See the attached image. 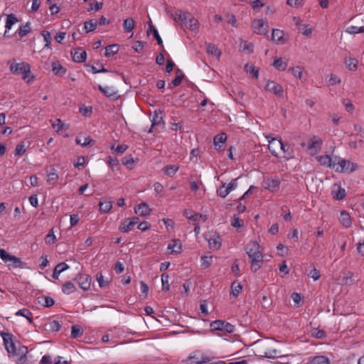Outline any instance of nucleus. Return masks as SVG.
<instances>
[{
  "label": "nucleus",
  "instance_id": "nucleus-1",
  "mask_svg": "<svg viewBox=\"0 0 364 364\" xmlns=\"http://www.w3.org/2000/svg\"><path fill=\"white\" fill-rule=\"evenodd\" d=\"M11 73L16 75H22L23 80H26L31 74V66L28 63H11L9 65Z\"/></svg>",
  "mask_w": 364,
  "mask_h": 364
},
{
  "label": "nucleus",
  "instance_id": "nucleus-2",
  "mask_svg": "<svg viewBox=\"0 0 364 364\" xmlns=\"http://www.w3.org/2000/svg\"><path fill=\"white\" fill-rule=\"evenodd\" d=\"M245 250L250 260L263 261V253L260 251V246L256 241H250L245 247Z\"/></svg>",
  "mask_w": 364,
  "mask_h": 364
},
{
  "label": "nucleus",
  "instance_id": "nucleus-3",
  "mask_svg": "<svg viewBox=\"0 0 364 364\" xmlns=\"http://www.w3.org/2000/svg\"><path fill=\"white\" fill-rule=\"evenodd\" d=\"M333 168L338 173H351L358 169V165L349 160L341 159L333 165Z\"/></svg>",
  "mask_w": 364,
  "mask_h": 364
},
{
  "label": "nucleus",
  "instance_id": "nucleus-4",
  "mask_svg": "<svg viewBox=\"0 0 364 364\" xmlns=\"http://www.w3.org/2000/svg\"><path fill=\"white\" fill-rule=\"evenodd\" d=\"M266 138L268 139V149L270 153L275 157H279L278 151L280 150V147L282 146V141L281 138H274L271 137L270 136H267Z\"/></svg>",
  "mask_w": 364,
  "mask_h": 364
},
{
  "label": "nucleus",
  "instance_id": "nucleus-5",
  "mask_svg": "<svg viewBox=\"0 0 364 364\" xmlns=\"http://www.w3.org/2000/svg\"><path fill=\"white\" fill-rule=\"evenodd\" d=\"M210 327L213 330L221 331L226 333H232L235 327L230 323L222 320H216L210 323Z\"/></svg>",
  "mask_w": 364,
  "mask_h": 364
},
{
  "label": "nucleus",
  "instance_id": "nucleus-6",
  "mask_svg": "<svg viewBox=\"0 0 364 364\" xmlns=\"http://www.w3.org/2000/svg\"><path fill=\"white\" fill-rule=\"evenodd\" d=\"M253 31L258 35H267L269 25L263 19H255L252 23Z\"/></svg>",
  "mask_w": 364,
  "mask_h": 364
},
{
  "label": "nucleus",
  "instance_id": "nucleus-7",
  "mask_svg": "<svg viewBox=\"0 0 364 364\" xmlns=\"http://www.w3.org/2000/svg\"><path fill=\"white\" fill-rule=\"evenodd\" d=\"M265 90L274 93L280 98L284 97V90L282 86L274 81L269 80L265 86Z\"/></svg>",
  "mask_w": 364,
  "mask_h": 364
},
{
  "label": "nucleus",
  "instance_id": "nucleus-8",
  "mask_svg": "<svg viewBox=\"0 0 364 364\" xmlns=\"http://www.w3.org/2000/svg\"><path fill=\"white\" fill-rule=\"evenodd\" d=\"M75 281L81 289L88 290L90 287L92 278L87 274H78L75 278Z\"/></svg>",
  "mask_w": 364,
  "mask_h": 364
},
{
  "label": "nucleus",
  "instance_id": "nucleus-9",
  "mask_svg": "<svg viewBox=\"0 0 364 364\" xmlns=\"http://www.w3.org/2000/svg\"><path fill=\"white\" fill-rule=\"evenodd\" d=\"M139 223V219L137 217H132L125 219L121 224L119 230L122 232H128L132 230L133 228Z\"/></svg>",
  "mask_w": 364,
  "mask_h": 364
},
{
  "label": "nucleus",
  "instance_id": "nucleus-10",
  "mask_svg": "<svg viewBox=\"0 0 364 364\" xmlns=\"http://www.w3.org/2000/svg\"><path fill=\"white\" fill-rule=\"evenodd\" d=\"M0 257L4 262H11L16 264V267L20 266L21 261L19 258L15 256L9 255L5 250L0 249Z\"/></svg>",
  "mask_w": 364,
  "mask_h": 364
},
{
  "label": "nucleus",
  "instance_id": "nucleus-11",
  "mask_svg": "<svg viewBox=\"0 0 364 364\" xmlns=\"http://www.w3.org/2000/svg\"><path fill=\"white\" fill-rule=\"evenodd\" d=\"M322 140L317 136H313L309 141L308 145V149L313 152L314 154H316L321 148Z\"/></svg>",
  "mask_w": 364,
  "mask_h": 364
},
{
  "label": "nucleus",
  "instance_id": "nucleus-12",
  "mask_svg": "<svg viewBox=\"0 0 364 364\" xmlns=\"http://www.w3.org/2000/svg\"><path fill=\"white\" fill-rule=\"evenodd\" d=\"M214 358L208 355H201L200 358L197 357L196 355H190L188 360L190 362L188 364H205L211 361Z\"/></svg>",
  "mask_w": 364,
  "mask_h": 364
},
{
  "label": "nucleus",
  "instance_id": "nucleus-13",
  "mask_svg": "<svg viewBox=\"0 0 364 364\" xmlns=\"http://www.w3.org/2000/svg\"><path fill=\"white\" fill-rule=\"evenodd\" d=\"M271 40L277 44H284L286 43V39L284 38L283 31L279 29H273Z\"/></svg>",
  "mask_w": 364,
  "mask_h": 364
},
{
  "label": "nucleus",
  "instance_id": "nucleus-14",
  "mask_svg": "<svg viewBox=\"0 0 364 364\" xmlns=\"http://www.w3.org/2000/svg\"><path fill=\"white\" fill-rule=\"evenodd\" d=\"M183 26L188 28L193 31H196L199 29V23L197 19L193 18L190 14V17L187 18V20L183 21Z\"/></svg>",
  "mask_w": 364,
  "mask_h": 364
},
{
  "label": "nucleus",
  "instance_id": "nucleus-15",
  "mask_svg": "<svg viewBox=\"0 0 364 364\" xmlns=\"http://www.w3.org/2000/svg\"><path fill=\"white\" fill-rule=\"evenodd\" d=\"M98 89L107 97L112 98L113 100L118 98L117 92L113 87H104L102 85H98Z\"/></svg>",
  "mask_w": 364,
  "mask_h": 364
},
{
  "label": "nucleus",
  "instance_id": "nucleus-16",
  "mask_svg": "<svg viewBox=\"0 0 364 364\" xmlns=\"http://www.w3.org/2000/svg\"><path fill=\"white\" fill-rule=\"evenodd\" d=\"M151 208L145 203H141L134 208L135 213L140 216L148 215L151 213Z\"/></svg>",
  "mask_w": 364,
  "mask_h": 364
},
{
  "label": "nucleus",
  "instance_id": "nucleus-17",
  "mask_svg": "<svg viewBox=\"0 0 364 364\" xmlns=\"http://www.w3.org/2000/svg\"><path fill=\"white\" fill-rule=\"evenodd\" d=\"M264 188L271 192H276L279 188L280 181L277 179H267L264 182Z\"/></svg>",
  "mask_w": 364,
  "mask_h": 364
},
{
  "label": "nucleus",
  "instance_id": "nucleus-18",
  "mask_svg": "<svg viewBox=\"0 0 364 364\" xmlns=\"http://www.w3.org/2000/svg\"><path fill=\"white\" fill-rule=\"evenodd\" d=\"M52 71L55 75L63 76L66 73L67 69L63 67L59 61L52 63Z\"/></svg>",
  "mask_w": 364,
  "mask_h": 364
},
{
  "label": "nucleus",
  "instance_id": "nucleus-19",
  "mask_svg": "<svg viewBox=\"0 0 364 364\" xmlns=\"http://www.w3.org/2000/svg\"><path fill=\"white\" fill-rule=\"evenodd\" d=\"M171 16L173 18L175 21L178 22L181 25H183V21H186L187 18L190 17V13L187 11H180L179 12L171 14Z\"/></svg>",
  "mask_w": 364,
  "mask_h": 364
},
{
  "label": "nucleus",
  "instance_id": "nucleus-20",
  "mask_svg": "<svg viewBox=\"0 0 364 364\" xmlns=\"http://www.w3.org/2000/svg\"><path fill=\"white\" fill-rule=\"evenodd\" d=\"M169 253H180L182 250V244L180 240H173L171 243L168 245Z\"/></svg>",
  "mask_w": 364,
  "mask_h": 364
},
{
  "label": "nucleus",
  "instance_id": "nucleus-21",
  "mask_svg": "<svg viewBox=\"0 0 364 364\" xmlns=\"http://www.w3.org/2000/svg\"><path fill=\"white\" fill-rule=\"evenodd\" d=\"M87 53L82 48H77L73 53V60L77 63H82L86 60Z\"/></svg>",
  "mask_w": 364,
  "mask_h": 364
},
{
  "label": "nucleus",
  "instance_id": "nucleus-22",
  "mask_svg": "<svg viewBox=\"0 0 364 364\" xmlns=\"http://www.w3.org/2000/svg\"><path fill=\"white\" fill-rule=\"evenodd\" d=\"M179 169L177 165H166L162 168L163 173L168 177H173Z\"/></svg>",
  "mask_w": 364,
  "mask_h": 364
},
{
  "label": "nucleus",
  "instance_id": "nucleus-23",
  "mask_svg": "<svg viewBox=\"0 0 364 364\" xmlns=\"http://www.w3.org/2000/svg\"><path fill=\"white\" fill-rule=\"evenodd\" d=\"M69 266L65 262H60L57 264L53 270V278L58 279L60 273L68 269Z\"/></svg>",
  "mask_w": 364,
  "mask_h": 364
},
{
  "label": "nucleus",
  "instance_id": "nucleus-24",
  "mask_svg": "<svg viewBox=\"0 0 364 364\" xmlns=\"http://www.w3.org/2000/svg\"><path fill=\"white\" fill-rule=\"evenodd\" d=\"M306 364H330V360L324 355H317L310 359Z\"/></svg>",
  "mask_w": 364,
  "mask_h": 364
},
{
  "label": "nucleus",
  "instance_id": "nucleus-25",
  "mask_svg": "<svg viewBox=\"0 0 364 364\" xmlns=\"http://www.w3.org/2000/svg\"><path fill=\"white\" fill-rule=\"evenodd\" d=\"M282 146L283 147H280V150L282 151L283 154H284L282 157L287 160L293 159L294 158L293 149L289 145H285L283 142H282Z\"/></svg>",
  "mask_w": 364,
  "mask_h": 364
},
{
  "label": "nucleus",
  "instance_id": "nucleus-26",
  "mask_svg": "<svg viewBox=\"0 0 364 364\" xmlns=\"http://www.w3.org/2000/svg\"><path fill=\"white\" fill-rule=\"evenodd\" d=\"M339 220H340L341 223L345 228H349L350 226H351L352 221H351L349 214L346 211L343 210L341 212Z\"/></svg>",
  "mask_w": 364,
  "mask_h": 364
},
{
  "label": "nucleus",
  "instance_id": "nucleus-27",
  "mask_svg": "<svg viewBox=\"0 0 364 364\" xmlns=\"http://www.w3.org/2000/svg\"><path fill=\"white\" fill-rule=\"evenodd\" d=\"M227 140V135L225 133L217 134L213 139V143L217 150H220L221 145L220 144H224Z\"/></svg>",
  "mask_w": 364,
  "mask_h": 364
},
{
  "label": "nucleus",
  "instance_id": "nucleus-28",
  "mask_svg": "<svg viewBox=\"0 0 364 364\" xmlns=\"http://www.w3.org/2000/svg\"><path fill=\"white\" fill-rule=\"evenodd\" d=\"M52 127L58 134H62L68 129L66 125L60 119H55V121L52 124Z\"/></svg>",
  "mask_w": 364,
  "mask_h": 364
},
{
  "label": "nucleus",
  "instance_id": "nucleus-29",
  "mask_svg": "<svg viewBox=\"0 0 364 364\" xmlns=\"http://www.w3.org/2000/svg\"><path fill=\"white\" fill-rule=\"evenodd\" d=\"M318 161L320 164L326 166L333 168V165L336 163L332 161V159L328 155L321 156L318 158Z\"/></svg>",
  "mask_w": 364,
  "mask_h": 364
},
{
  "label": "nucleus",
  "instance_id": "nucleus-30",
  "mask_svg": "<svg viewBox=\"0 0 364 364\" xmlns=\"http://www.w3.org/2000/svg\"><path fill=\"white\" fill-rule=\"evenodd\" d=\"M135 26V22L132 18H127L124 21L123 28L124 32H131Z\"/></svg>",
  "mask_w": 364,
  "mask_h": 364
},
{
  "label": "nucleus",
  "instance_id": "nucleus-31",
  "mask_svg": "<svg viewBox=\"0 0 364 364\" xmlns=\"http://www.w3.org/2000/svg\"><path fill=\"white\" fill-rule=\"evenodd\" d=\"M208 244L210 248L218 250L221 246L220 238L218 235L213 236L208 240Z\"/></svg>",
  "mask_w": 364,
  "mask_h": 364
},
{
  "label": "nucleus",
  "instance_id": "nucleus-32",
  "mask_svg": "<svg viewBox=\"0 0 364 364\" xmlns=\"http://www.w3.org/2000/svg\"><path fill=\"white\" fill-rule=\"evenodd\" d=\"M97 26V21L95 19H91L84 23V29L86 33L93 31L96 29Z\"/></svg>",
  "mask_w": 364,
  "mask_h": 364
},
{
  "label": "nucleus",
  "instance_id": "nucleus-33",
  "mask_svg": "<svg viewBox=\"0 0 364 364\" xmlns=\"http://www.w3.org/2000/svg\"><path fill=\"white\" fill-rule=\"evenodd\" d=\"M18 21V19L16 16L15 14H9L7 16V18H6V26H5V28H6V31H5V33H6V31L8 30H10L12 27V26L16 23ZM6 33H4L5 35Z\"/></svg>",
  "mask_w": 364,
  "mask_h": 364
},
{
  "label": "nucleus",
  "instance_id": "nucleus-34",
  "mask_svg": "<svg viewBox=\"0 0 364 364\" xmlns=\"http://www.w3.org/2000/svg\"><path fill=\"white\" fill-rule=\"evenodd\" d=\"M46 178V181L48 183L51 185H55L57 183L59 176L56 170L53 168V171L48 173Z\"/></svg>",
  "mask_w": 364,
  "mask_h": 364
},
{
  "label": "nucleus",
  "instance_id": "nucleus-35",
  "mask_svg": "<svg viewBox=\"0 0 364 364\" xmlns=\"http://www.w3.org/2000/svg\"><path fill=\"white\" fill-rule=\"evenodd\" d=\"M76 287L71 282H66L62 287V291L65 294H70L75 291Z\"/></svg>",
  "mask_w": 364,
  "mask_h": 364
},
{
  "label": "nucleus",
  "instance_id": "nucleus-36",
  "mask_svg": "<svg viewBox=\"0 0 364 364\" xmlns=\"http://www.w3.org/2000/svg\"><path fill=\"white\" fill-rule=\"evenodd\" d=\"M75 142L77 144L80 145L83 147L87 146L88 145H92L95 143V141L90 136H85L83 139H82L80 137H76Z\"/></svg>",
  "mask_w": 364,
  "mask_h": 364
},
{
  "label": "nucleus",
  "instance_id": "nucleus-37",
  "mask_svg": "<svg viewBox=\"0 0 364 364\" xmlns=\"http://www.w3.org/2000/svg\"><path fill=\"white\" fill-rule=\"evenodd\" d=\"M16 316H21L25 317L30 323H33L32 313L27 309H22L16 313Z\"/></svg>",
  "mask_w": 364,
  "mask_h": 364
},
{
  "label": "nucleus",
  "instance_id": "nucleus-38",
  "mask_svg": "<svg viewBox=\"0 0 364 364\" xmlns=\"http://www.w3.org/2000/svg\"><path fill=\"white\" fill-rule=\"evenodd\" d=\"M273 65L279 70H285L287 67V60H284L282 58L276 59Z\"/></svg>",
  "mask_w": 364,
  "mask_h": 364
},
{
  "label": "nucleus",
  "instance_id": "nucleus-39",
  "mask_svg": "<svg viewBox=\"0 0 364 364\" xmlns=\"http://www.w3.org/2000/svg\"><path fill=\"white\" fill-rule=\"evenodd\" d=\"M207 52L208 53L211 54L218 58H219L221 55V52L218 49V46L212 43H208L207 45Z\"/></svg>",
  "mask_w": 364,
  "mask_h": 364
},
{
  "label": "nucleus",
  "instance_id": "nucleus-40",
  "mask_svg": "<svg viewBox=\"0 0 364 364\" xmlns=\"http://www.w3.org/2000/svg\"><path fill=\"white\" fill-rule=\"evenodd\" d=\"M242 287L240 282L235 281L232 283L231 285V294L233 296L237 297L240 291H242Z\"/></svg>",
  "mask_w": 364,
  "mask_h": 364
},
{
  "label": "nucleus",
  "instance_id": "nucleus-41",
  "mask_svg": "<svg viewBox=\"0 0 364 364\" xmlns=\"http://www.w3.org/2000/svg\"><path fill=\"white\" fill-rule=\"evenodd\" d=\"M100 210L102 213H108L112 208V202L111 200H105L99 203Z\"/></svg>",
  "mask_w": 364,
  "mask_h": 364
},
{
  "label": "nucleus",
  "instance_id": "nucleus-42",
  "mask_svg": "<svg viewBox=\"0 0 364 364\" xmlns=\"http://www.w3.org/2000/svg\"><path fill=\"white\" fill-rule=\"evenodd\" d=\"M119 51V46L117 44H112L105 48V55L107 57H109L114 54H116Z\"/></svg>",
  "mask_w": 364,
  "mask_h": 364
},
{
  "label": "nucleus",
  "instance_id": "nucleus-43",
  "mask_svg": "<svg viewBox=\"0 0 364 364\" xmlns=\"http://www.w3.org/2000/svg\"><path fill=\"white\" fill-rule=\"evenodd\" d=\"M39 299L38 303L47 308L51 307L55 303L53 299L50 296H43L39 298Z\"/></svg>",
  "mask_w": 364,
  "mask_h": 364
},
{
  "label": "nucleus",
  "instance_id": "nucleus-44",
  "mask_svg": "<svg viewBox=\"0 0 364 364\" xmlns=\"http://www.w3.org/2000/svg\"><path fill=\"white\" fill-rule=\"evenodd\" d=\"M83 333V330L82 327L79 325H73L71 328V338H76L82 336Z\"/></svg>",
  "mask_w": 364,
  "mask_h": 364
},
{
  "label": "nucleus",
  "instance_id": "nucleus-45",
  "mask_svg": "<svg viewBox=\"0 0 364 364\" xmlns=\"http://www.w3.org/2000/svg\"><path fill=\"white\" fill-rule=\"evenodd\" d=\"M346 32L350 34H356L364 33V26H351L346 28Z\"/></svg>",
  "mask_w": 364,
  "mask_h": 364
},
{
  "label": "nucleus",
  "instance_id": "nucleus-46",
  "mask_svg": "<svg viewBox=\"0 0 364 364\" xmlns=\"http://www.w3.org/2000/svg\"><path fill=\"white\" fill-rule=\"evenodd\" d=\"M240 48L243 51H247L248 53H253L254 46L252 43H249L246 41H242L240 43Z\"/></svg>",
  "mask_w": 364,
  "mask_h": 364
},
{
  "label": "nucleus",
  "instance_id": "nucleus-47",
  "mask_svg": "<svg viewBox=\"0 0 364 364\" xmlns=\"http://www.w3.org/2000/svg\"><path fill=\"white\" fill-rule=\"evenodd\" d=\"M96 279L100 288H106L108 287L109 280L105 279L102 273H97L96 275Z\"/></svg>",
  "mask_w": 364,
  "mask_h": 364
},
{
  "label": "nucleus",
  "instance_id": "nucleus-48",
  "mask_svg": "<svg viewBox=\"0 0 364 364\" xmlns=\"http://www.w3.org/2000/svg\"><path fill=\"white\" fill-rule=\"evenodd\" d=\"M221 186L217 190V193L221 198H225L230 193V192L225 186V183L221 182Z\"/></svg>",
  "mask_w": 364,
  "mask_h": 364
},
{
  "label": "nucleus",
  "instance_id": "nucleus-49",
  "mask_svg": "<svg viewBox=\"0 0 364 364\" xmlns=\"http://www.w3.org/2000/svg\"><path fill=\"white\" fill-rule=\"evenodd\" d=\"M213 256H202L201 257V267L203 269L208 268L212 264Z\"/></svg>",
  "mask_w": 364,
  "mask_h": 364
},
{
  "label": "nucleus",
  "instance_id": "nucleus-50",
  "mask_svg": "<svg viewBox=\"0 0 364 364\" xmlns=\"http://www.w3.org/2000/svg\"><path fill=\"white\" fill-rule=\"evenodd\" d=\"M345 63L350 70H355L358 68V61L355 58H350L346 60Z\"/></svg>",
  "mask_w": 364,
  "mask_h": 364
},
{
  "label": "nucleus",
  "instance_id": "nucleus-51",
  "mask_svg": "<svg viewBox=\"0 0 364 364\" xmlns=\"http://www.w3.org/2000/svg\"><path fill=\"white\" fill-rule=\"evenodd\" d=\"M245 68L246 72L249 73L252 77H258V70H256L255 67H254L252 65L247 64Z\"/></svg>",
  "mask_w": 364,
  "mask_h": 364
},
{
  "label": "nucleus",
  "instance_id": "nucleus-52",
  "mask_svg": "<svg viewBox=\"0 0 364 364\" xmlns=\"http://www.w3.org/2000/svg\"><path fill=\"white\" fill-rule=\"evenodd\" d=\"M31 31V27L29 23H26L25 25L21 26L18 29V35L20 37H23L26 36Z\"/></svg>",
  "mask_w": 364,
  "mask_h": 364
},
{
  "label": "nucleus",
  "instance_id": "nucleus-53",
  "mask_svg": "<svg viewBox=\"0 0 364 364\" xmlns=\"http://www.w3.org/2000/svg\"><path fill=\"white\" fill-rule=\"evenodd\" d=\"M128 149V146L125 144L118 145L117 147L112 146L111 149L114 154H122Z\"/></svg>",
  "mask_w": 364,
  "mask_h": 364
},
{
  "label": "nucleus",
  "instance_id": "nucleus-54",
  "mask_svg": "<svg viewBox=\"0 0 364 364\" xmlns=\"http://www.w3.org/2000/svg\"><path fill=\"white\" fill-rule=\"evenodd\" d=\"M26 149L25 148V144L21 142L16 146L14 154L16 156H22L25 152Z\"/></svg>",
  "mask_w": 364,
  "mask_h": 364
},
{
  "label": "nucleus",
  "instance_id": "nucleus-55",
  "mask_svg": "<svg viewBox=\"0 0 364 364\" xmlns=\"http://www.w3.org/2000/svg\"><path fill=\"white\" fill-rule=\"evenodd\" d=\"M168 278L169 277L167 274L163 273L161 274L162 288L166 291L169 290Z\"/></svg>",
  "mask_w": 364,
  "mask_h": 364
},
{
  "label": "nucleus",
  "instance_id": "nucleus-56",
  "mask_svg": "<svg viewBox=\"0 0 364 364\" xmlns=\"http://www.w3.org/2000/svg\"><path fill=\"white\" fill-rule=\"evenodd\" d=\"M231 225L232 226H233L234 228H242L243 227L244 225V222L242 220H241L240 218H239L238 217H235L234 216V218H232V221H231Z\"/></svg>",
  "mask_w": 364,
  "mask_h": 364
},
{
  "label": "nucleus",
  "instance_id": "nucleus-57",
  "mask_svg": "<svg viewBox=\"0 0 364 364\" xmlns=\"http://www.w3.org/2000/svg\"><path fill=\"white\" fill-rule=\"evenodd\" d=\"M150 30L152 31L153 35H154V38H156L157 43L159 45L163 46V41H162L161 36H159V34L158 33L157 29L154 26H150Z\"/></svg>",
  "mask_w": 364,
  "mask_h": 364
},
{
  "label": "nucleus",
  "instance_id": "nucleus-58",
  "mask_svg": "<svg viewBox=\"0 0 364 364\" xmlns=\"http://www.w3.org/2000/svg\"><path fill=\"white\" fill-rule=\"evenodd\" d=\"M291 73L294 75V77L301 79L303 75L302 68L299 66L292 68L291 69Z\"/></svg>",
  "mask_w": 364,
  "mask_h": 364
},
{
  "label": "nucleus",
  "instance_id": "nucleus-59",
  "mask_svg": "<svg viewBox=\"0 0 364 364\" xmlns=\"http://www.w3.org/2000/svg\"><path fill=\"white\" fill-rule=\"evenodd\" d=\"M45 241H46V244H49V245L53 244L55 242L56 237L54 235L53 231L48 232V234L46 235V237L45 238Z\"/></svg>",
  "mask_w": 364,
  "mask_h": 364
},
{
  "label": "nucleus",
  "instance_id": "nucleus-60",
  "mask_svg": "<svg viewBox=\"0 0 364 364\" xmlns=\"http://www.w3.org/2000/svg\"><path fill=\"white\" fill-rule=\"evenodd\" d=\"M42 36L46 43L45 45V48H50L51 37L50 33L48 31H44L42 33Z\"/></svg>",
  "mask_w": 364,
  "mask_h": 364
},
{
  "label": "nucleus",
  "instance_id": "nucleus-61",
  "mask_svg": "<svg viewBox=\"0 0 364 364\" xmlns=\"http://www.w3.org/2000/svg\"><path fill=\"white\" fill-rule=\"evenodd\" d=\"M163 124V119L161 117H159L156 112H155V114L152 119V124H151V129H154V127L156 125Z\"/></svg>",
  "mask_w": 364,
  "mask_h": 364
},
{
  "label": "nucleus",
  "instance_id": "nucleus-62",
  "mask_svg": "<svg viewBox=\"0 0 364 364\" xmlns=\"http://www.w3.org/2000/svg\"><path fill=\"white\" fill-rule=\"evenodd\" d=\"M346 196V191L344 188L339 187L333 198L336 200H342Z\"/></svg>",
  "mask_w": 364,
  "mask_h": 364
},
{
  "label": "nucleus",
  "instance_id": "nucleus-63",
  "mask_svg": "<svg viewBox=\"0 0 364 364\" xmlns=\"http://www.w3.org/2000/svg\"><path fill=\"white\" fill-rule=\"evenodd\" d=\"M49 330L51 331H58L60 328V324L57 321H52L48 323Z\"/></svg>",
  "mask_w": 364,
  "mask_h": 364
},
{
  "label": "nucleus",
  "instance_id": "nucleus-64",
  "mask_svg": "<svg viewBox=\"0 0 364 364\" xmlns=\"http://www.w3.org/2000/svg\"><path fill=\"white\" fill-rule=\"evenodd\" d=\"M232 272L235 275L238 276L240 275V268H239V260L237 259L234 261L232 267H231Z\"/></svg>",
  "mask_w": 364,
  "mask_h": 364
}]
</instances>
